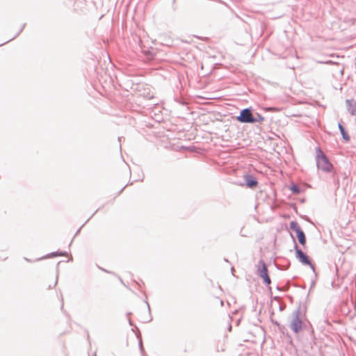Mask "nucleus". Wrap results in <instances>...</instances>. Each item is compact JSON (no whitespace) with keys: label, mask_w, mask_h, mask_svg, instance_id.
Here are the masks:
<instances>
[{"label":"nucleus","mask_w":356,"mask_h":356,"mask_svg":"<svg viewBox=\"0 0 356 356\" xmlns=\"http://www.w3.org/2000/svg\"><path fill=\"white\" fill-rule=\"evenodd\" d=\"M236 119L238 121L243 123H253L264 120V118L261 116H259V120L254 118L250 110L248 108L242 110L240 115H238Z\"/></svg>","instance_id":"nucleus-2"},{"label":"nucleus","mask_w":356,"mask_h":356,"mask_svg":"<svg viewBox=\"0 0 356 356\" xmlns=\"http://www.w3.org/2000/svg\"><path fill=\"white\" fill-rule=\"evenodd\" d=\"M197 38L204 41H207L208 40L207 38H200V37H197Z\"/></svg>","instance_id":"nucleus-11"},{"label":"nucleus","mask_w":356,"mask_h":356,"mask_svg":"<svg viewBox=\"0 0 356 356\" xmlns=\"http://www.w3.org/2000/svg\"><path fill=\"white\" fill-rule=\"evenodd\" d=\"M316 164L318 169L329 172L332 168V165L330 163L325 155L320 149L316 154Z\"/></svg>","instance_id":"nucleus-1"},{"label":"nucleus","mask_w":356,"mask_h":356,"mask_svg":"<svg viewBox=\"0 0 356 356\" xmlns=\"http://www.w3.org/2000/svg\"><path fill=\"white\" fill-rule=\"evenodd\" d=\"M291 190L297 194L299 193V192H300V189H299L298 186H297L296 185L292 186L291 188Z\"/></svg>","instance_id":"nucleus-9"},{"label":"nucleus","mask_w":356,"mask_h":356,"mask_svg":"<svg viewBox=\"0 0 356 356\" xmlns=\"http://www.w3.org/2000/svg\"><path fill=\"white\" fill-rule=\"evenodd\" d=\"M296 249V258L304 265H307L313 268V265L309 261L308 257L300 249L298 248L297 246L295 248Z\"/></svg>","instance_id":"nucleus-5"},{"label":"nucleus","mask_w":356,"mask_h":356,"mask_svg":"<svg viewBox=\"0 0 356 356\" xmlns=\"http://www.w3.org/2000/svg\"><path fill=\"white\" fill-rule=\"evenodd\" d=\"M290 228L296 232V236L298 239L299 243L301 245H305L306 244L305 235L304 232H302V230L301 229L299 225L298 224V222H296L295 221H292L290 223Z\"/></svg>","instance_id":"nucleus-4"},{"label":"nucleus","mask_w":356,"mask_h":356,"mask_svg":"<svg viewBox=\"0 0 356 356\" xmlns=\"http://www.w3.org/2000/svg\"><path fill=\"white\" fill-rule=\"evenodd\" d=\"M244 179L246 182V186L248 188H254L258 184L257 179L250 175H244Z\"/></svg>","instance_id":"nucleus-7"},{"label":"nucleus","mask_w":356,"mask_h":356,"mask_svg":"<svg viewBox=\"0 0 356 356\" xmlns=\"http://www.w3.org/2000/svg\"><path fill=\"white\" fill-rule=\"evenodd\" d=\"M290 327L296 333L300 331L302 327L301 319L298 316H296L291 321Z\"/></svg>","instance_id":"nucleus-6"},{"label":"nucleus","mask_w":356,"mask_h":356,"mask_svg":"<svg viewBox=\"0 0 356 356\" xmlns=\"http://www.w3.org/2000/svg\"><path fill=\"white\" fill-rule=\"evenodd\" d=\"M339 128L341 131V134L343 135V137L345 140H348L349 136L345 133L344 129L340 124H339Z\"/></svg>","instance_id":"nucleus-8"},{"label":"nucleus","mask_w":356,"mask_h":356,"mask_svg":"<svg viewBox=\"0 0 356 356\" xmlns=\"http://www.w3.org/2000/svg\"><path fill=\"white\" fill-rule=\"evenodd\" d=\"M257 273L263 279L264 282L269 285L271 283L268 274V268L264 261L260 260L257 265Z\"/></svg>","instance_id":"nucleus-3"},{"label":"nucleus","mask_w":356,"mask_h":356,"mask_svg":"<svg viewBox=\"0 0 356 356\" xmlns=\"http://www.w3.org/2000/svg\"><path fill=\"white\" fill-rule=\"evenodd\" d=\"M56 284V280H53L51 283L48 285V289H51V288H54Z\"/></svg>","instance_id":"nucleus-10"}]
</instances>
